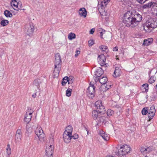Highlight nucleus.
Here are the masks:
<instances>
[{
    "instance_id": "nucleus-13",
    "label": "nucleus",
    "mask_w": 157,
    "mask_h": 157,
    "mask_svg": "<svg viewBox=\"0 0 157 157\" xmlns=\"http://www.w3.org/2000/svg\"><path fill=\"white\" fill-rule=\"evenodd\" d=\"M33 113V112L32 110L31 112L29 111V110L26 112V114L24 119V121L26 122L27 124H28L31 120L32 117V115Z\"/></svg>"
},
{
    "instance_id": "nucleus-18",
    "label": "nucleus",
    "mask_w": 157,
    "mask_h": 157,
    "mask_svg": "<svg viewBox=\"0 0 157 157\" xmlns=\"http://www.w3.org/2000/svg\"><path fill=\"white\" fill-rule=\"evenodd\" d=\"M99 134L105 140H109V137L108 135L103 130L99 131Z\"/></svg>"
},
{
    "instance_id": "nucleus-10",
    "label": "nucleus",
    "mask_w": 157,
    "mask_h": 157,
    "mask_svg": "<svg viewBox=\"0 0 157 157\" xmlns=\"http://www.w3.org/2000/svg\"><path fill=\"white\" fill-rule=\"evenodd\" d=\"M22 133L20 129H18L16 131L15 136V142L16 143L19 144L21 140Z\"/></svg>"
},
{
    "instance_id": "nucleus-38",
    "label": "nucleus",
    "mask_w": 157,
    "mask_h": 157,
    "mask_svg": "<svg viewBox=\"0 0 157 157\" xmlns=\"http://www.w3.org/2000/svg\"><path fill=\"white\" fill-rule=\"evenodd\" d=\"M105 117L104 116H99L98 118V121L100 122H103L105 120Z\"/></svg>"
},
{
    "instance_id": "nucleus-47",
    "label": "nucleus",
    "mask_w": 157,
    "mask_h": 157,
    "mask_svg": "<svg viewBox=\"0 0 157 157\" xmlns=\"http://www.w3.org/2000/svg\"><path fill=\"white\" fill-rule=\"evenodd\" d=\"M88 43L89 46H92L94 44V41L93 40H90L89 41Z\"/></svg>"
},
{
    "instance_id": "nucleus-26",
    "label": "nucleus",
    "mask_w": 157,
    "mask_h": 157,
    "mask_svg": "<svg viewBox=\"0 0 157 157\" xmlns=\"http://www.w3.org/2000/svg\"><path fill=\"white\" fill-rule=\"evenodd\" d=\"M18 1L19 0H12L11 2V6L13 7V9L15 10H16V7Z\"/></svg>"
},
{
    "instance_id": "nucleus-46",
    "label": "nucleus",
    "mask_w": 157,
    "mask_h": 157,
    "mask_svg": "<svg viewBox=\"0 0 157 157\" xmlns=\"http://www.w3.org/2000/svg\"><path fill=\"white\" fill-rule=\"evenodd\" d=\"M78 134H75L73 136L71 135V139H76L78 138Z\"/></svg>"
},
{
    "instance_id": "nucleus-4",
    "label": "nucleus",
    "mask_w": 157,
    "mask_h": 157,
    "mask_svg": "<svg viewBox=\"0 0 157 157\" xmlns=\"http://www.w3.org/2000/svg\"><path fill=\"white\" fill-rule=\"evenodd\" d=\"M35 134L37 136L39 140L40 141L42 142L44 141L45 134L41 127L38 126L35 129Z\"/></svg>"
},
{
    "instance_id": "nucleus-32",
    "label": "nucleus",
    "mask_w": 157,
    "mask_h": 157,
    "mask_svg": "<svg viewBox=\"0 0 157 157\" xmlns=\"http://www.w3.org/2000/svg\"><path fill=\"white\" fill-rule=\"evenodd\" d=\"M99 48L102 51L107 52L108 51L107 47L104 45L100 46Z\"/></svg>"
},
{
    "instance_id": "nucleus-49",
    "label": "nucleus",
    "mask_w": 157,
    "mask_h": 157,
    "mask_svg": "<svg viewBox=\"0 0 157 157\" xmlns=\"http://www.w3.org/2000/svg\"><path fill=\"white\" fill-rule=\"evenodd\" d=\"M80 51L78 50H76V54L75 55V56L77 57L78 55L80 53Z\"/></svg>"
},
{
    "instance_id": "nucleus-39",
    "label": "nucleus",
    "mask_w": 157,
    "mask_h": 157,
    "mask_svg": "<svg viewBox=\"0 0 157 157\" xmlns=\"http://www.w3.org/2000/svg\"><path fill=\"white\" fill-rule=\"evenodd\" d=\"M148 109L147 107L143 108L141 112L142 114L143 115H145L146 114L148 113Z\"/></svg>"
},
{
    "instance_id": "nucleus-27",
    "label": "nucleus",
    "mask_w": 157,
    "mask_h": 157,
    "mask_svg": "<svg viewBox=\"0 0 157 157\" xmlns=\"http://www.w3.org/2000/svg\"><path fill=\"white\" fill-rule=\"evenodd\" d=\"M72 130L73 128L70 125H69L66 128V130L64 132H66L69 134H72Z\"/></svg>"
},
{
    "instance_id": "nucleus-56",
    "label": "nucleus",
    "mask_w": 157,
    "mask_h": 157,
    "mask_svg": "<svg viewBox=\"0 0 157 157\" xmlns=\"http://www.w3.org/2000/svg\"><path fill=\"white\" fill-rule=\"evenodd\" d=\"M54 36L53 35H52V38H53L54 37Z\"/></svg>"
},
{
    "instance_id": "nucleus-30",
    "label": "nucleus",
    "mask_w": 157,
    "mask_h": 157,
    "mask_svg": "<svg viewBox=\"0 0 157 157\" xmlns=\"http://www.w3.org/2000/svg\"><path fill=\"white\" fill-rule=\"evenodd\" d=\"M151 39H148L147 40H144L143 43V45H145L147 46L150 45L151 44V42L152 41Z\"/></svg>"
},
{
    "instance_id": "nucleus-15",
    "label": "nucleus",
    "mask_w": 157,
    "mask_h": 157,
    "mask_svg": "<svg viewBox=\"0 0 157 157\" xmlns=\"http://www.w3.org/2000/svg\"><path fill=\"white\" fill-rule=\"evenodd\" d=\"M63 139L64 141L67 143H68L70 142L71 139V134H69L66 132H64L63 134Z\"/></svg>"
},
{
    "instance_id": "nucleus-35",
    "label": "nucleus",
    "mask_w": 157,
    "mask_h": 157,
    "mask_svg": "<svg viewBox=\"0 0 157 157\" xmlns=\"http://www.w3.org/2000/svg\"><path fill=\"white\" fill-rule=\"evenodd\" d=\"M67 82H68V77H65L63 79L62 84L63 86H65Z\"/></svg>"
},
{
    "instance_id": "nucleus-48",
    "label": "nucleus",
    "mask_w": 157,
    "mask_h": 157,
    "mask_svg": "<svg viewBox=\"0 0 157 157\" xmlns=\"http://www.w3.org/2000/svg\"><path fill=\"white\" fill-rule=\"evenodd\" d=\"M105 32V30H102V31H101L100 32V37L101 38H102V35L103 34H104Z\"/></svg>"
},
{
    "instance_id": "nucleus-44",
    "label": "nucleus",
    "mask_w": 157,
    "mask_h": 157,
    "mask_svg": "<svg viewBox=\"0 0 157 157\" xmlns=\"http://www.w3.org/2000/svg\"><path fill=\"white\" fill-rule=\"evenodd\" d=\"M142 87L144 88L145 90V91L148 90V85L147 84H144L142 85Z\"/></svg>"
},
{
    "instance_id": "nucleus-40",
    "label": "nucleus",
    "mask_w": 157,
    "mask_h": 157,
    "mask_svg": "<svg viewBox=\"0 0 157 157\" xmlns=\"http://www.w3.org/2000/svg\"><path fill=\"white\" fill-rule=\"evenodd\" d=\"M22 9V4L20 2H18L17 6L16 7V10H21Z\"/></svg>"
},
{
    "instance_id": "nucleus-50",
    "label": "nucleus",
    "mask_w": 157,
    "mask_h": 157,
    "mask_svg": "<svg viewBox=\"0 0 157 157\" xmlns=\"http://www.w3.org/2000/svg\"><path fill=\"white\" fill-rule=\"evenodd\" d=\"M95 31L94 29H92L90 31V34H93Z\"/></svg>"
},
{
    "instance_id": "nucleus-53",
    "label": "nucleus",
    "mask_w": 157,
    "mask_h": 157,
    "mask_svg": "<svg viewBox=\"0 0 157 157\" xmlns=\"http://www.w3.org/2000/svg\"><path fill=\"white\" fill-rule=\"evenodd\" d=\"M109 157H114L112 156H109Z\"/></svg>"
},
{
    "instance_id": "nucleus-51",
    "label": "nucleus",
    "mask_w": 157,
    "mask_h": 157,
    "mask_svg": "<svg viewBox=\"0 0 157 157\" xmlns=\"http://www.w3.org/2000/svg\"><path fill=\"white\" fill-rule=\"evenodd\" d=\"M118 48L117 47H115L113 48V51H118Z\"/></svg>"
},
{
    "instance_id": "nucleus-21",
    "label": "nucleus",
    "mask_w": 157,
    "mask_h": 157,
    "mask_svg": "<svg viewBox=\"0 0 157 157\" xmlns=\"http://www.w3.org/2000/svg\"><path fill=\"white\" fill-rule=\"evenodd\" d=\"M111 85L107 83L104 85H102L100 88V90L103 92L107 90L111 87Z\"/></svg>"
},
{
    "instance_id": "nucleus-9",
    "label": "nucleus",
    "mask_w": 157,
    "mask_h": 157,
    "mask_svg": "<svg viewBox=\"0 0 157 157\" xmlns=\"http://www.w3.org/2000/svg\"><path fill=\"white\" fill-rule=\"evenodd\" d=\"M91 83L90 82V86L87 89V93L88 96L89 98H92L94 96L95 87L93 85L91 84Z\"/></svg>"
},
{
    "instance_id": "nucleus-55",
    "label": "nucleus",
    "mask_w": 157,
    "mask_h": 157,
    "mask_svg": "<svg viewBox=\"0 0 157 157\" xmlns=\"http://www.w3.org/2000/svg\"><path fill=\"white\" fill-rule=\"evenodd\" d=\"M86 131H87V134H88V132L87 131V130H86Z\"/></svg>"
},
{
    "instance_id": "nucleus-12",
    "label": "nucleus",
    "mask_w": 157,
    "mask_h": 157,
    "mask_svg": "<svg viewBox=\"0 0 157 157\" xmlns=\"http://www.w3.org/2000/svg\"><path fill=\"white\" fill-rule=\"evenodd\" d=\"M155 111L156 110L154 105H152L151 107L148 114V117L149 119V121L152 119L154 116Z\"/></svg>"
},
{
    "instance_id": "nucleus-17",
    "label": "nucleus",
    "mask_w": 157,
    "mask_h": 157,
    "mask_svg": "<svg viewBox=\"0 0 157 157\" xmlns=\"http://www.w3.org/2000/svg\"><path fill=\"white\" fill-rule=\"evenodd\" d=\"M79 15L81 17L85 18L87 14V11L84 8H80L78 11Z\"/></svg>"
},
{
    "instance_id": "nucleus-11",
    "label": "nucleus",
    "mask_w": 157,
    "mask_h": 157,
    "mask_svg": "<svg viewBox=\"0 0 157 157\" xmlns=\"http://www.w3.org/2000/svg\"><path fill=\"white\" fill-rule=\"evenodd\" d=\"M54 135L53 133H52L51 136H50V142L51 141V144L50 145V153H51V155H53L54 153V146L53 144L54 143Z\"/></svg>"
},
{
    "instance_id": "nucleus-1",
    "label": "nucleus",
    "mask_w": 157,
    "mask_h": 157,
    "mask_svg": "<svg viewBox=\"0 0 157 157\" xmlns=\"http://www.w3.org/2000/svg\"><path fill=\"white\" fill-rule=\"evenodd\" d=\"M142 19V16L140 14L133 15L130 11H128L124 14L123 21L126 26L134 28L138 25Z\"/></svg>"
},
{
    "instance_id": "nucleus-5",
    "label": "nucleus",
    "mask_w": 157,
    "mask_h": 157,
    "mask_svg": "<svg viewBox=\"0 0 157 157\" xmlns=\"http://www.w3.org/2000/svg\"><path fill=\"white\" fill-rule=\"evenodd\" d=\"M154 150L152 147H141L140 151L143 155L145 157H148L150 153Z\"/></svg>"
},
{
    "instance_id": "nucleus-37",
    "label": "nucleus",
    "mask_w": 157,
    "mask_h": 157,
    "mask_svg": "<svg viewBox=\"0 0 157 157\" xmlns=\"http://www.w3.org/2000/svg\"><path fill=\"white\" fill-rule=\"evenodd\" d=\"M72 90L71 88H68L66 90V94L67 96L70 97L71 95V92Z\"/></svg>"
},
{
    "instance_id": "nucleus-22",
    "label": "nucleus",
    "mask_w": 157,
    "mask_h": 157,
    "mask_svg": "<svg viewBox=\"0 0 157 157\" xmlns=\"http://www.w3.org/2000/svg\"><path fill=\"white\" fill-rule=\"evenodd\" d=\"M41 83V81L40 79H36L33 82V85L35 86L39 90L40 85Z\"/></svg>"
},
{
    "instance_id": "nucleus-24",
    "label": "nucleus",
    "mask_w": 157,
    "mask_h": 157,
    "mask_svg": "<svg viewBox=\"0 0 157 157\" xmlns=\"http://www.w3.org/2000/svg\"><path fill=\"white\" fill-rule=\"evenodd\" d=\"M98 80L100 82L102 85L106 84L108 81L107 78L106 77H100L98 78Z\"/></svg>"
},
{
    "instance_id": "nucleus-41",
    "label": "nucleus",
    "mask_w": 157,
    "mask_h": 157,
    "mask_svg": "<svg viewBox=\"0 0 157 157\" xmlns=\"http://www.w3.org/2000/svg\"><path fill=\"white\" fill-rule=\"evenodd\" d=\"M114 113V111L110 109H109L107 111V114L109 116H112Z\"/></svg>"
},
{
    "instance_id": "nucleus-29",
    "label": "nucleus",
    "mask_w": 157,
    "mask_h": 157,
    "mask_svg": "<svg viewBox=\"0 0 157 157\" xmlns=\"http://www.w3.org/2000/svg\"><path fill=\"white\" fill-rule=\"evenodd\" d=\"M110 0H104L101 2L102 8H104L106 7L108 3L109 2Z\"/></svg>"
},
{
    "instance_id": "nucleus-28",
    "label": "nucleus",
    "mask_w": 157,
    "mask_h": 157,
    "mask_svg": "<svg viewBox=\"0 0 157 157\" xmlns=\"http://www.w3.org/2000/svg\"><path fill=\"white\" fill-rule=\"evenodd\" d=\"M4 14L7 17H11L13 16L12 13L10 11L7 10H6L4 11Z\"/></svg>"
},
{
    "instance_id": "nucleus-36",
    "label": "nucleus",
    "mask_w": 157,
    "mask_h": 157,
    "mask_svg": "<svg viewBox=\"0 0 157 157\" xmlns=\"http://www.w3.org/2000/svg\"><path fill=\"white\" fill-rule=\"evenodd\" d=\"M74 80V78L73 77L69 76L68 78V84H71L73 83Z\"/></svg>"
},
{
    "instance_id": "nucleus-3",
    "label": "nucleus",
    "mask_w": 157,
    "mask_h": 157,
    "mask_svg": "<svg viewBox=\"0 0 157 157\" xmlns=\"http://www.w3.org/2000/svg\"><path fill=\"white\" fill-rule=\"evenodd\" d=\"M116 152V154L118 156L122 157L128 154L131 150V148L128 146L125 145L121 147Z\"/></svg>"
},
{
    "instance_id": "nucleus-42",
    "label": "nucleus",
    "mask_w": 157,
    "mask_h": 157,
    "mask_svg": "<svg viewBox=\"0 0 157 157\" xmlns=\"http://www.w3.org/2000/svg\"><path fill=\"white\" fill-rule=\"evenodd\" d=\"M155 78L154 77H151L150 79H149L148 80V82L150 83H152L154 82L155 81Z\"/></svg>"
},
{
    "instance_id": "nucleus-54",
    "label": "nucleus",
    "mask_w": 157,
    "mask_h": 157,
    "mask_svg": "<svg viewBox=\"0 0 157 157\" xmlns=\"http://www.w3.org/2000/svg\"><path fill=\"white\" fill-rule=\"evenodd\" d=\"M50 157H53V156L52 155H50Z\"/></svg>"
},
{
    "instance_id": "nucleus-19",
    "label": "nucleus",
    "mask_w": 157,
    "mask_h": 157,
    "mask_svg": "<svg viewBox=\"0 0 157 157\" xmlns=\"http://www.w3.org/2000/svg\"><path fill=\"white\" fill-rule=\"evenodd\" d=\"M61 69V68H60L59 69H58V67H57L56 68L54 66V70L53 73V78H56L58 77L60 70Z\"/></svg>"
},
{
    "instance_id": "nucleus-8",
    "label": "nucleus",
    "mask_w": 157,
    "mask_h": 157,
    "mask_svg": "<svg viewBox=\"0 0 157 157\" xmlns=\"http://www.w3.org/2000/svg\"><path fill=\"white\" fill-rule=\"evenodd\" d=\"M55 61L54 66L55 67H58V69L61 68L62 61L61 59L60 55L59 53H57L55 55Z\"/></svg>"
},
{
    "instance_id": "nucleus-14",
    "label": "nucleus",
    "mask_w": 157,
    "mask_h": 157,
    "mask_svg": "<svg viewBox=\"0 0 157 157\" xmlns=\"http://www.w3.org/2000/svg\"><path fill=\"white\" fill-rule=\"evenodd\" d=\"M98 60L99 63L101 66H103L106 64V58L104 55H99L98 57Z\"/></svg>"
},
{
    "instance_id": "nucleus-31",
    "label": "nucleus",
    "mask_w": 157,
    "mask_h": 157,
    "mask_svg": "<svg viewBox=\"0 0 157 157\" xmlns=\"http://www.w3.org/2000/svg\"><path fill=\"white\" fill-rule=\"evenodd\" d=\"M76 37L75 35V33H71L68 35V38L70 40H72L75 39Z\"/></svg>"
},
{
    "instance_id": "nucleus-16",
    "label": "nucleus",
    "mask_w": 157,
    "mask_h": 157,
    "mask_svg": "<svg viewBox=\"0 0 157 157\" xmlns=\"http://www.w3.org/2000/svg\"><path fill=\"white\" fill-rule=\"evenodd\" d=\"M155 7H157V3L151 2L144 5L142 7L144 9H146L147 8H153Z\"/></svg>"
},
{
    "instance_id": "nucleus-34",
    "label": "nucleus",
    "mask_w": 157,
    "mask_h": 157,
    "mask_svg": "<svg viewBox=\"0 0 157 157\" xmlns=\"http://www.w3.org/2000/svg\"><path fill=\"white\" fill-rule=\"evenodd\" d=\"M6 153L8 155H9L11 154V148L10 145L9 144L7 145V147L6 149Z\"/></svg>"
},
{
    "instance_id": "nucleus-25",
    "label": "nucleus",
    "mask_w": 157,
    "mask_h": 157,
    "mask_svg": "<svg viewBox=\"0 0 157 157\" xmlns=\"http://www.w3.org/2000/svg\"><path fill=\"white\" fill-rule=\"evenodd\" d=\"M103 74V71L102 70L101 68L98 67L96 69L95 75L97 76H100L101 75Z\"/></svg>"
},
{
    "instance_id": "nucleus-43",
    "label": "nucleus",
    "mask_w": 157,
    "mask_h": 157,
    "mask_svg": "<svg viewBox=\"0 0 157 157\" xmlns=\"http://www.w3.org/2000/svg\"><path fill=\"white\" fill-rule=\"evenodd\" d=\"M26 129L29 133H30L32 132V128L30 127H29L28 125L27 124L26 126Z\"/></svg>"
},
{
    "instance_id": "nucleus-23",
    "label": "nucleus",
    "mask_w": 157,
    "mask_h": 157,
    "mask_svg": "<svg viewBox=\"0 0 157 157\" xmlns=\"http://www.w3.org/2000/svg\"><path fill=\"white\" fill-rule=\"evenodd\" d=\"M121 74V69L119 67H115V71L113 75V76L114 77H118Z\"/></svg>"
},
{
    "instance_id": "nucleus-33",
    "label": "nucleus",
    "mask_w": 157,
    "mask_h": 157,
    "mask_svg": "<svg viewBox=\"0 0 157 157\" xmlns=\"http://www.w3.org/2000/svg\"><path fill=\"white\" fill-rule=\"evenodd\" d=\"M9 21L6 20H2L1 22V25L3 26L6 25L8 24Z\"/></svg>"
},
{
    "instance_id": "nucleus-6",
    "label": "nucleus",
    "mask_w": 157,
    "mask_h": 157,
    "mask_svg": "<svg viewBox=\"0 0 157 157\" xmlns=\"http://www.w3.org/2000/svg\"><path fill=\"white\" fill-rule=\"evenodd\" d=\"M95 106L100 113L104 114L105 113L106 110L101 101H96L95 103Z\"/></svg>"
},
{
    "instance_id": "nucleus-20",
    "label": "nucleus",
    "mask_w": 157,
    "mask_h": 157,
    "mask_svg": "<svg viewBox=\"0 0 157 157\" xmlns=\"http://www.w3.org/2000/svg\"><path fill=\"white\" fill-rule=\"evenodd\" d=\"M102 114H101V113H100L98 111H97L95 110L93 111L92 112V117L94 119H97V118H98V117L102 115Z\"/></svg>"
},
{
    "instance_id": "nucleus-2",
    "label": "nucleus",
    "mask_w": 157,
    "mask_h": 157,
    "mask_svg": "<svg viewBox=\"0 0 157 157\" xmlns=\"http://www.w3.org/2000/svg\"><path fill=\"white\" fill-rule=\"evenodd\" d=\"M157 27V18L149 19L144 25V29L147 32H150L153 29Z\"/></svg>"
},
{
    "instance_id": "nucleus-52",
    "label": "nucleus",
    "mask_w": 157,
    "mask_h": 157,
    "mask_svg": "<svg viewBox=\"0 0 157 157\" xmlns=\"http://www.w3.org/2000/svg\"><path fill=\"white\" fill-rule=\"evenodd\" d=\"M36 96V93H34L32 95V97L33 98H35Z\"/></svg>"
},
{
    "instance_id": "nucleus-7",
    "label": "nucleus",
    "mask_w": 157,
    "mask_h": 157,
    "mask_svg": "<svg viewBox=\"0 0 157 157\" xmlns=\"http://www.w3.org/2000/svg\"><path fill=\"white\" fill-rule=\"evenodd\" d=\"M34 30V26L32 23H30L26 25L25 26V31L27 34L29 35H32Z\"/></svg>"
},
{
    "instance_id": "nucleus-45",
    "label": "nucleus",
    "mask_w": 157,
    "mask_h": 157,
    "mask_svg": "<svg viewBox=\"0 0 157 157\" xmlns=\"http://www.w3.org/2000/svg\"><path fill=\"white\" fill-rule=\"evenodd\" d=\"M49 151V148L47 147L45 150L46 154L44 156V157H45L46 156H47V157H49L48 154V152Z\"/></svg>"
}]
</instances>
